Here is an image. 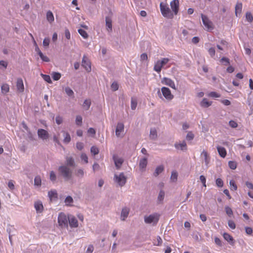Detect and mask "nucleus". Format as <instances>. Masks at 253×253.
<instances>
[{
	"label": "nucleus",
	"mask_w": 253,
	"mask_h": 253,
	"mask_svg": "<svg viewBox=\"0 0 253 253\" xmlns=\"http://www.w3.org/2000/svg\"><path fill=\"white\" fill-rule=\"evenodd\" d=\"M41 76L42 77L43 79L45 81H46V82H47L48 83H51V80L50 77L49 75L41 74Z\"/></svg>",
	"instance_id": "nucleus-51"
},
{
	"label": "nucleus",
	"mask_w": 253,
	"mask_h": 253,
	"mask_svg": "<svg viewBox=\"0 0 253 253\" xmlns=\"http://www.w3.org/2000/svg\"><path fill=\"white\" fill-rule=\"evenodd\" d=\"M42 180L41 178L39 175H37L35 177L34 179V184L37 186H40L41 185Z\"/></svg>",
	"instance_id": "nucleus-36"
},
{
	"label": "nucleus",
	"mask_w": 253,
	"mask_h": 253,
	"mask_svg": "<svg viewBox=\"0 0 253 253\" xmlns=\"http://www.w3.org/2000/svg\"><path fill=\"white\" fill-rule=\"evenodd\" d=\"M201 16L205 28L208 31H211L213 30V27L212 26V23L208 17L203 14H201Z\"/></svg>",
	"instance_id": "nucleus-8"
},
{
	"label": "nucleus",
	"mask_w": 253,
	"mask_h": 253,
	"mask_svg": "<svg viewBox=\"0 0 253 253\" xmlns=\"http://www.w3.org/2000/svg\"><path fill=\"white\" fill-rule=\"evenodd\" d=\"M68 217H67L66 214L63 212H60L58 216V222L59 225L63 227H67L68 226Z\"/></svg>",
	"instance_id": "nucleus-7"
},
{
	"label": "nucleus",
	"mask_w": 253,
	"mask_h": 253,
	"mask_svg": "<svg viewBox=\"0 0 253 253\" xmlns=\"http://www.w3.org/2000/svg\"><path fill=\"white\" fill-rule=\"evenodd\" d=\"M163 84L170 86V87L175 89V85L174 82L169 78H164L163 81Z\"/></svg>",
	"instance_id": "nucleus-18"
},
{
	"label": "nucleus",
	"mask_w": 253,
	"mask_h": 253,
	"mask_svg": "<svg viewBox=\"0 0 253 253\" xmlns=\"http://www.w3.org/2000/svg\"><path fill=\"white\" fill-rule=\"evenodd\" d=\"M169 61V59L168 58H163L161 60L157 61L155 64L154 70L158 73L160 72L162 67L167 64Z\"/></svg>",
	"instance_id": "nucleus-6"
},
{
	"label": "nucleus",
	"mask_w": 253,
	"mask_h": 253,
	"mask_svg": "<svg viewBox=\"0 0 253 253\" xmlns=\"http://www.w3.org/2000/svg\"><path fill=\"white\" fill-rule=\"evenodd\" d=\"M208 96L213 98H218L220 97V95L219 94L214 91H211L208 94Z\"/></svg>",
	"instance_id": "nucleus-48"
},
{
	"label": "nucleus",
	"mask_w": 253,
	"mask_h": 253,
	"mask_svg": "<svg viewBox=\"0 0 253 253\" xmlns=\"http://www.w3.org/2000/svg\"><path fill=\"white\" fill-rule=\"evenodd\" d=\"M137 105V100L136 98L132 97L131 99V109L132 110H135Z\"/></svg>",
	"instance_id": "nucleus-35"
},
{
	"label": "nucleus",
	"mask_w": 253,
	"mask_h": 253,
	"mask_svg": "<svg viewBox=\"0 0 253 253\" xmlns=\"http://www.w3.org/2000/svg\"><path fill=\"white\" fill-rule=\"evenodd\" d=\"M228 166L232 169H235L237 168V163L234 161H229Z\"/></svg>",
	"instance_id": "nucleus-42"
},
{
	"label": "nucleus",
	"mask_w": 253,
	"mask_h": 253,
	"mask_svg": "<svg viewBox=\"0 0 253 253\" xmlns=\"http://www.w3.org/2000/svg\"><path fill=\"white\" fill-rule=\"evenodd\" d=\"M157 137V132L155 128H151L150 132V138L151 139L155 140Z\"/></svg>",
	"instance_id": "nucleus-30"
},
{
	"label": "nucleus",
	"mask_w": 253,
	"mask_h": 253,
	"mask_svg": "<svg viewBox=\"0 0 253 253\" xmlns=\"http://www.w3.org/2000/svg\"><path fill=\"white\" fill-rule=\"evenodd\" d=\"M106 26L107 31L110 32L112 30V19L109 17L107 16L105 18Z\"/></svg>",
	"instance_id": "nucleus-19"
},
{
	"label": "nucleus",
	"mask_w": 253,
	"mask_h": 253,
	"mask_svg": "<svg viewBox=\"0 0 253 253\" xmlns=\"http://www.w3.org/2000/svg\"><path fill=\"white\" fill-rule=\"evenodd\" d=\"M215 183L216 186L218 187H222L223 186V181L220 178H218L216 179Z\"/></svg>",
	"instance_id": "nucleus-47"
},
{
	"label": "nucleus",
	"mask_w": 253,
	"mask_h": 253,
	"mask_svg": "<svg viewBox=\"0 0 253 253\" xmlns=\"http://www.w3.org/2000/svg\"><path fill=\"white\" fill-rule=\"evenodd\" d=\"M34 208H35L37 213H41L43 210L42 203L40 201H38L35 202Z\"/></svg>",
	"instance_id": "nucleus-15"
},
{
	"label": "nucleus",
	"mask_w": 253,
	"mask_h": 253,
	"mask_svg": "<svg viewBox=\"0 0 253 253\" xmlns=\"http://www.w3.org/2000/svg\"><path fill=\"white\" fill-rule=\"evenodd\" d=\"M84 145L82 142H77L76 144V147L79 150H82L84 148Z\"/></svg>",
	"instance_id": "nucleus-64"
},
{
	"label": "nucleus",
	"mask_w": 253,
	"mask_h": 253,
	"mask_svg": "<svg viewBox=\"0 0 253 253\" xmlns=\"http://www.w3.org/2000/svg\"><path fill=\"white\" fill-rule=\"evenodd\" d=\"M82 66L87 72H89L91 71V68L90 62L85 55L83 56L82 59Z\"/></svg>",
	"instance_id": "nucleus-9"
},
{
	"label": "nucleus",
	"mask_w": 253,
	"mask_h": 253,
	"mask_svg": "<svg viewBox=\"0 0 253 253\" xmlns=\"http://www.w3.org/2000/svg\"><path fill=\"white\" fill-rule=\"evenodd\" d=\"M216 148L220 156L223 158H225L227 154L226 150L225 148L217 146Z\"/></svg>",
	"instance_id": "nucleus-20"
},
{
	"label": "nucleus",
	"mask_w": 253,
	"mask_h": 253,
	"mask_svg": "<svg viewBox=\"0 0 253 253\" xmlns=\"http://www.w3.org/2000/svg\"><path fill=\"white\" fill-rule=\"evenodd\" d=\"M55 121L57 124L60 125L63 122V118L60 116H57L55 118Z\"/></svg>",
	"instance_id": "nucleus-56"
},
{
	"label": "nucleus",
	"mask_w": 253,
	"mask_h": 253,
	"mask_svg": "<svg viewBox=\"0 0 253 253\" xmlns=\"http://www.w3.org/2000/svg\"><path fill=\"white\" fill-rule=\"evenodd\" d=\"M129 212V209L127 207H125L123 208L121 214V219L122 220H125L126 219L127 217Z\"/></svg>",
	"instance_id": "nucleus-16"
},
{
	"label": "nucleus",
	"mask_w": 253,
	"mask_h": 253,
	"mask_svg": "<svg viewBox=\"0 0 253 253\" xmlns=\"http://www.w3.org/2000/svg\"><path fill=\"white\" fill-rule=\"evenodd\" d=\"M41 59L44 62H49V59L48 57L45 55H44L42 52H40V55H39Z\"/></svg>",
	"instance_id": "nucleus-55"
},
{
	"label": "nucleus",
	"mask_w": 253,
	"mask_h": 253,
	"mask_svg": "<svg viewBox=\"0 0 253 253\" xmlns=\"http://www.w3.org/2000/svg\"><path fill=\"white\" fill-rule=\"evenodd\" d=\"M90 152L93 155H96L98 154L99 150L96 146H92L90 149Z\"/></svg>",
	"instance_id": "nucleus-45"
},
{
	"label": "nucleus",
	"mask_w": 253,
	"mask_h": 253,
	"mask_svg": "<svg viewBox=\"0 0 253 253\" xmlns=\"http://www.w3.org/2000/svg\"><path fill=\"white\" fill-rule=\"evenodd\" d=\"M68 167H74L75 166V161L74 159L71 157H67L66 158V165Z\"/></svg>",
	"instance_id": "nucleus-24"
},
{
	"label": "nucleus",
	"mask_w": 253,
	"mask_h": 253,
	"mask_svg": "<svg viewBox=\"0 0 253 253\" xmlns=\"http://www.w3.org/2000/svg\"><path fill=\"white\" fill-rule=\"evenodd\" d=\"M230 185L231 186V190H236L237 189V186L235 182V181L233 180L230 181Z\"/></svg>",
	"instance_id": "nucleus-50"
},
{
	"label": "nucleus",
	"mask_w": 253,
	"mask_h": 253,
	"mask_svg": "<svg viewBox=\"0 0 253 253\" xmlns=\"http://www.w3.org/2000/svg\"><path fill=\"white\" fill-rule=\"evenodd\" d=\"M17 90L19 92H23L24 90V86L21 78H18L16 82Z\"/></svg>",
	"instance_id": "nucleus-14"
},
{
	"label": "nucleus",
	"mask_w": 253,
	"mask_h": 253,
	"mask_svg": "<svg viewBox=\"0 0 253 253\" xmlns=\"http://www.w3.org/2000/svg\"><path fill=\"white\" fill-rule=\"evenodd\" d=\"M73 199L72 197L70 196H67L65 200V203L67 205H70L71 203H73Z\"/></svg>",
	"instance_id": "nucleus-53"
},
{
	"label": "nucleus",
	"mask_w": 253,
	"mask_h": 253,
	"mask_svg": "<svg viewBox=\"0 0 253 253\" xmlns=\"http://www.w3.org/2000/svg\"><path fill=\"white\" fill-rule=\"evenodd\" d=\"M76 175L79 177H83L84 175V171L83 169H80L77 170Z\"/></svg>",
	"instance_id": "nucleus-57"
},
{
	"label": "nucleus",
	"mask_w": 253,
	"mask_h": 253,
	"mask_svg": "<svg viewBox=\"0 0 253 253\" xmlns=\"http://www.w3.org/2000/svg\"><path fill=\"white\" fill-rule=\"evenodd\" d=\"M31 36L32 37V39L34 41V43L35 46V51L37 52V53L39 54V55H40V52H42L40 50V48H39L37 43H36V41L34 40V38L32 34H30Z\"/></svg>",
	"instance_id": "nucleus-52"
},
{
	"label": "nucleus",
	"mask_w": 253,
	"mask_h": 253,
	"mask_svg": "<svg viewBox=\"0 0 253 253\" xmlns=\"http://www.w3.org/2000/svg\"><path fill=\"white\" fill-rule=\"evenodd\" d=\"M37 133L39 137L42 140L47 139L49 137V134L48 132L44 129H39L38 130Z\"/></svg>",
	"instance_id": "nucleus-12"
},
{
	"label": "nucleus",
	"mask_w": 253,
	"mask_h": 253,
	"mask_svg": "<svg viewBox=\"0 0 253 253\" xmlns=\"http://www.w3.org/2000/svg\"><path fill=\"white\" fill-rule=\"evenodd\" d=\"M242 4L241 2H237L235 6V14L237 16L238 13L240 14L242 12Z\"/></svg>",
	"instance_id": "nucleus-31"
},
{
	"label": "nucleus",
	"mask_w": 253,
	"mask_h": 253,
	"mask_svg": "<svg viewBox=\"0 0 253 253\" xmlns=\"http://www.w3.org/2000/svg\"><path fill=\"white\" fill-rule=\"evenodd\" d=\"M9 91V85L7 84H3L1 86V91L2 94H6Z\"/></svg>",
	"instance_id": "nucleus-29"
},
{
	"label": "nucleus",
	"mask_w": 253,
	"mask_h": 253,
	"mask_svg": "<svg viewBox=\"0 0 253 253\" xmlns=\"http://www.w3.org/2000/svg\"><path fill=\"white\" fill-rule=\"evenodd\" d=\"M194 135L193 134V133L192 132H189L187 134L186 138L187 140L190 141V140H193V139L194 138Z\"/></svg>",
	"instance_id": "nucleus-59"
},
{
	"label": "nucleus",
	"mask_w": 253,
	"mask_h": 253,
	"mask_svg": "<svg viewBox=\"0 0 253 253\" xmlns=\"http://www.w3.org/2000/svg\"><path fill=\"white\" fill-rule=\"evenodd\" d=\"M91 105V101L90 99H85L83 104L84 109L85 110L89 109Z\"/></svg>",
	"instance_id": "nucleus-34"
},
{
	"label": "nucleus",
	"mask_w": 253,
	"mask_h": 253,
	"mask_svg": "<svg viewBox=\"0 0 253 253\" xmlns=\"http://www.w3.org/2000/svg\"><path fill=\"white\" fill-rule=\"evenodd\" d=\"M147 158H143L140 159V162H139V166L140 169L142 170H143L145 169V168L147 166Z\"/></svg>",
	"instance_id": "nucleus-23"
},
{
	"label": "nucleus",
	"mask_w": 253,
	"mask_h": 253,
	"mask_svg": "<svg viewBox=\"0 0 253 253\" xmlns=\"http://www.w3.org/2000/svg\"><path fill=\"white\" fill-rule=\"evenodd\" d=\"M49 179L52 182H55L56 181V175L53 171H50Z\"/></svg>",
	"instance_id": "nucleus-39"
},
{
	"label": "nucleus",
	"mask_w": 253,
	"mask_h": 253,
	"mask_svg": "<svg viewBox=\"0 0 253 253\" xmlns=\"http://www.w3.org/2000/svg\"><path fill=\"white\" fill-rule=\"evenodd\" d=\"M64 90L68 96L72 98L74 97V91L69 87H66L64 89Z\"/></svg>",
	"instance_id": "nucleus-33"
},
{
	"label": "nucleus",
	"mask_w": 253,
	"mask_h": 253,
	"mask_svg": "<svg viewBox=\"0 0 253 253\" xmlns=\"http://www.w3.org/2000/svg\"><path fill=\"white\" fill-rule=\"evenodd\" d=\"M158 95L160 98H162L163 96L168 100H171L173 98V95L171 94L170 89L166 87H162L161 92L159 90Z\"/></svg>",
	"instance_id": "nucleus-3"
},
{
	"label": "nucleus",
	"mask_w": 253,
	"mask_h": 253,
	"mask_svg": "<svg viewBox=\"0 0 253 253\" xmlns=\"http://www.w3.org/2000/svg\"><path fill=\"white\" fill-rule=\"evenodd\" d=\"M201 156H204L205 164L206 166H208L210 161V158L208 153L206 151L204 150L201 153Z\"/></svg>",
	"instance_id": "nucleus-28"
},
{
	"label": "nucleus",
	"mask_w": 253,
	"mask_h": 253,
	"mask_svg": "<svg viewBox=\"0 0 253 253\" xmlns=\"http://www.w3.org/2000/svg\"><path fill=\"white\" fill-rule=\"evenodd\" d=\"M225 210L226 214L229 216L231 217L233 215V211L232 209L228 206H226L225 207Z\"/></svg>",
	"instance_id": "nucleus-46"
},
{
	"label": "nucleus",
	"mask_w": 253,
	"mask_h": 253,
	"mask_svg": "<svg viewBox=\"0 0 253 253\" xmlns=\"http://www.w3.org/2000/svg\"><path fill=\"white\" fill-rule=\"evenodd\" d=\"M174 146L177 149H180L182 151H185L187 150V145L185 141H183L181 143H175L174 144Z\"/></svg>",
	"instance_id": "nucleus-21"
},
{
	"label": "nucleus",
	"mask_w": 253,
	"mask_h": 253,
	"mask_svg": "<svg viewBox=\"0 0 253 253\" xmlns=\"http://www.w3.org/2000/svg\"><path fill=\"white\" fill-rule=\"evenodd\" d=\"M170 7L174 15H177L179 10V0H173L170 3Z\"/></svg>",
	"instance_id": "nucleus-11"
},
{
	"label": "nucleus",
	"mask_w": 253,
	"mask_h": 253,
	"mask_svg": "<svg viewBox=\"0 0 253 253\" xmlns=\"http://www.w3.org/2000/svg\"><path fill=\"white\" fill-rule=\"evenodd\" d=\"M78 33L80 34V35L84 38V39H87L88 37V35L86 31H85L83 29H80L78 30Z\"/></svg>",
	"instance_id": "nucleus-37"
},
{
	"label": "nucleus",
	"mask_w": 253,
	"mask_h": 253,
	"mask_svg": "<svg viewBox=\"0 0 253 253\" xmlns=\"http://www.w3.org/2000/svg\"><path fill=\"white\" fill-rule=\"evenodd\" d=\"M228 225L229 227L232 229H234L236 228V225L234 222L231 220L228 221Z\"/></svg>",
	"instance_id": "nucleus-60"
},
{
	"label": "nucleus",
	"mask_w": 253,
	"mask_h": 253,
	"mask_svg": "<svg viewBox=\"0 0 253 253\" xmlns=\"http://www.w3.org/2000/svg\"><path fill=\"white\" fill-rule=\"evenodd\" d=\"M164 169V167L163 165L158 166L153 173L154 176H158L160 173H161Z\"/></svg>",
	"instance_id": "nucleus-25"
},
{
	"label": "nucleus",
	"mask_w": 253,
	"mask_h": 253,
	"mask_svg": "<svg viewBox=\"0 0 253 253\" xmlns=\"http://www.w3.org/2000/svg\"><path fill=\"white\" fill-rule=\"evenodd\" d=\"M223 238L225 240H226L228 242L231 244L233 242V237L228 233H224L223 235Z\"/></svg>",
	"instance_id": "nucleus-32"
},
{
	"label": "nucleus",
	"mask_w": 253,
	"mask_h": 253,
	"mask_svg": "<svg viewBox=\"0 0 253 253\" xmlns=\"http://www.w3.org/2000/svg\"><path fill=\"white\" fill-rule=\"evenodd\" d=\"M64 138L63 140L64 142L66 143H69L71 140L70 134L68 132H64Z\"/></svg>",
	"instance_id": "nucleus-38"
},
{
	"label": "nucleus",
	"mask_w": 253,
	"mask_h": 253,
	"mask_svg": "<svg viewBox=\"0 0 253 253\" xmlns=\"http://www.w3.org/2000/svg\"><path fill=\"white\" fill-rule=\"evenodd\" d=\"M208 52L209 54L211 55V57H213L215 53V49L213 47H211L208 49Z\"/></svg>",
	"instance_id": "nucleus-63"
},
{
	"label": "nucleus",
	"mask_w": 253,
	"mask_h": 253,
	"mask_svg": "<svg viewBox=\"0 0 253 253\" xmlns=\"http://www.w3.org/2000/svg\"><path fill=\"white\" fill-rule=\"evenodd\" d=\"M46 17L47 20L50 23H51L54 20L53 14L52 12L50 10H48L47 12L46 15Z\"/></svg>",
	"instance_id": "nucleus-26"
},
{
	"label": "nucleus",
	"mask_w": 253,
	"mask_h": 253,
	"mask_svg": "<svg viewBox=\"0 0 253 253\" xmlns=\"http://www.w3.org/2000/svg\"><path fill=\"white\" fill-rule=\"evenodd\" d=\"M229 125L232 128H236L238 126L237 123L233 120L229 121Z\"/></svg>",
	"instance_id": "nucleus-62"
},
{
	"label": "nucleus",
	"mask_w": 253,
	"mask_h": 253,
	"mask_svg": "<svg viewBox=\"0 0 253 253\" xmlns=\"http://www.w3.org/2000/svg\"><path fill=\"white\" fill-rule=\"evenodd\" d=\"M49 42H50L49 38H44L43 41V42H42L43 46L45 48H47L49 46Z\"/></svg>",
	"instance_id": "nucleus-49"
},
{
	"label": "nucleus",
	"mask_w": 253,
	"mask_h": 253,
	"mask_svg": "<svg viewBox=\"0 0 253 253\" xmlns=\"http://www.w3.org/2000/svg\"><path fill=\"white\" fill-rule=\"evenodd\" d=\"M52 77L54 81H58L61 78V74L57 72H53Z\"/></svg>",
	"instance_id": "nucleus-44"
},
{
	"label": "nucleus",
	"mask_w": 253,
	"mask_h": 253,
	"mask_svg": "<svg viewBox=\"0 0 253 253\" xmlns=\"http://www.w3.org/2000/svg\"><path fill=\"white\" fill-rule=\"evenodd\" d=\"M159 214L157 213H154L148 216H145L144 217V222L147 224H152L153 225H155L159 221Z\"/></svg>",
	"instance_id": "nucleus-4"
},
{
	"label": "nucleus",
	"mask_w": 253,
	"mask_h": 253,
	"mask_svg": "<svg viewBox=\"0 0 253 253\" xmlns=\"http://www.w3.org/2000/svg\"><path fill=\"white\" fill-rule=\"evenodd\" d=\"M165 195V192L163 190H161L159 192L157 201L159 203H162L164 199Z\"/></svg>",
	"instance_id": "nucleus-27"
},
{
	"label": "nucleus",
	"mask_w": 253,
	"mask_h": 253,
	"mask_svg": "<svg viewBox=\"0 0 253 253\" xmlns=\"http://www.w3.org/2000/svg\"><path fill=\"white\" fill-rule=\"evenodd\" d=\"M246 18L248 21L251 22L253 20V16L250 12H247L246 14Z\"/></svg>",
	"instance_id": "nucleus-54"
},
{
	"label": "nucleus",
	"mask_w": 253,
	"mask_h": 253,
	"mask_svg": "<svg viewBox=\"0 0 253 253\" xmlns=\"http://www.w3.org/2000/svg\"><path fill=\"white\" fill-rule=\"evenodd\" d=\"M124 125L122 123H118L116 129V135L117 137H120L121 133L124 131Z\"/></svg>",
	"instance_id": "nucleus-17"
},
{
	"label": "nucleus",
	"mask_w": 253,
	"mask_h": 253,
	"mask_svg": "<svg viewBox=\"0 0 253 253\" xmlns=\"http://www.w3.org/2000/svg\"><path fill=\"white\" fill-rule=\"evenodd\" d=\"M111 87L113 91H116L119 88V85L116 82H113L111 84Z\"/></svg>",
	"instance_id": "nucleus-58"
},
{
	"label": "nucleus",
	"mask_w": 253,
	"mask_h": 253,
	"mask_svg": "<svg viewBox=\"0 0 253 253\" xmlns=\"http://www.w3.org/2000/svg\"><path fill=\"white\" fill-rule=\"evenodd\" d=\"M212 104L211 101H209L208 99L204 98L200 102V105L203 108H208Z\"/></svg>",
	"instance_id": "nucleus-22"
},
{
	"label": "nucleus",
	"mask_w": 253,
	"mask_h": 253,
	"mask_svg": "<svg viewBox=\"0 0 253 253\" xmlns=\"http://www.w3.org/2000/svg\"><path fill=\"white\" fill-rule=\"evenodd\" d=\"M160 8L162 14L164 17L169 19L173 18V13L166 4L161 2Z\"/></svg>",
	"instance_id": "nucleus-2"
},
{
	"label": "nucleus",
	"mask_w": 253,
	"mask_h": 253,
	"mask_svg": "<svg viewBox=\"0 0 253 253\" xmlns=\"http://www.w3.org/2000/svg\"><path fill=\"white\" fill-rule=\"evenodd\" d=\"M69 225L71 227H77L78 226V222L75 217L72 215L68 216V221Z\"/></svg>",
	"instance_id": "nucleus-13"
},
{
	"label": "nucleus",
	"mask_w": 253,
	"mask_h": 253,
	"mask_svg": "<svg viewBox=\"0 0 253 253\" xmlns=\"http://www.w3.org/2000/svg\"><path fill=\"white\" fill-rule=\"evenodd\" d=\"M58 171L65 180H69L72 178V170L67 166H61L58 168Z\"/></svg>",
	"instance_id": "nucleus-1"
},
{
	"label": "nucleus",
	"mask_w": 253,
	"mask_h": 253,
	"mask_svg": "<svg viewBox=\"0 0 253 253\" xmlns=\"http://www.w3.org/2000/svg\"><path fill=\"white\" fill-rule=\"evenodd\" d=\"M113 159L116 169H120L124 162V159L117 155H114L113 156Z\"/></svg>",
	"instance_id": "nucleus-10"
},
{
	"label": "nucleus",
	"mask_w": 253,
	"mask_h": 253,
	"mask_svg": "<svg viewBox=\"0 0 253 253\" xmlns=\"http://www.w3.org/2000/svg\"><path fill=\"white\" fill-rule=\"evenodd\" d=\"M57 192L56 190H50L48 193V195L50 199L57 197Z\"/></svg>",
	"instance_id": "nucleus-41"
},
{
	"label": "nucleus",
	"mask_w": 253,
	"mask_h": 253,
	"mask_svg": "<svg viewBox=\"0 0 253 253\" xmlns=\"http://www.w3.org/2000/svg\"><path fill=\"white\" fill-rule=\"evenodd\" d=\"M82 117L80 115H78L76 118V124L77 126H81L82 124Z\"/></svg>",
	"instance_id": "nucleus-43"
},
{
	"label": "nucleus",
	"mask_w": 253,
	"mask_h": 253,
	"mask_svg": "<svg viewBox=\"0 0 253 253\" xmlns=\"http://www.w3.org/2000/svg\"><path fill=\"white\" fill-rule=\"evenodd\" d=\"M178 174L176 171H173L171 173L170 179L172 182H175L177 180Z\"/></svg>",
	"instance_id": "nucleus-40"
},
{
	"label": "nucleus",
	"mask_w": 253,
	"mask_h": 253,
	"mask_svg": "<svg viewBox=\"0 0 253 253\" xmlns=\"http://www.w3.org/2000/svg\"><path fill=\"white\" fill-rule=\"evenodd\" d=\"M81 158L82 161H84L85 163H88V157L87 155L84 154L83 153L81 154Z\"/></svg>",
	"instance_id": "nucleus-61"
},
{
	"label": "nucleus",
	"mask_w": 253,
	"mask_h": 253,
	"mask_svg": "<svg viewBox=\"0 0 253 253\" xmlns=\"http://www.w3.org/2000/svg\"><path fill=\"white\" fill-rule=\"evenodd\" d=\"M114 180L120 186L122 187L126 182V177L123 172H121L119 174L114 175Z\"/></svg>",
	"instance_id": "nucleus-5"
}]
</instances>
